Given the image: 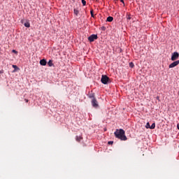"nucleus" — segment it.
<instances>
[{"label":"nucleus","instance_id":"obj_1","mask_svg":"<svg viewBox=\"0 0 179 179\" xmlns=\"http://www.w3.org/2000/svg\"><path fill=\"white\" fill-rule=\"evenodd\" d=\"M115 136L121 141H127V137L125 136V131L123 129H117L114 133Z\"/></svg>","mask_w":179,"mask_h":179},{"label":"nucleus","instance_id":"obj_2","mask_svg":"<svg viewBox=\"0 0 179 179\" xmlns=\"http://www.w3.org/2000/svg\"><path fill=\"white\" fill-rule=\"evenodd\" d=\"M101 80L103 85H107L110 80V78L108 75H102Z\"/></svg>","mask_w":179,"mask_h":179},{"label":"nucleus","instance_id":"obj_3","mask_svg":"<svg viewBox=\"0 0 179 179\" xmlns=\"http://www.w3.org/2000/svg\"><path fill=\"white\" fill-rule=\"evenodd\" d=\"M92 106L94 108H98L99 106V102L97 101L96 97H95V94L94 93V97L93 99L92 100Z\"/></svg>","mask_w":179,"mask_h":179},{"label":"nucleus","instance_id":"obj_4","mask_svg":"<svg viewBox=\"0 0 179 179\" xmlns=\"http://www.w3.org/2000/svg\"><path fill=\"white\" fill-rule=\"evenodd\" d=\"M178 58H179L178 52H173V53H172L171 60L176 62Z\"/></svg>","mask_w":179,"mask_h":179},{"label":"nucleus","instance_id":"obj_5","mask_svg":"<svg viewBox=\"0 0 179 179\" xmlns=\"http://www.w3.org/2000/svg\"><path fill=\"white\" fill-rule=\"evenodd\" d=\"M98 38V35L97 34H92L90 35V36H88V40L90 41V42H94V41H95V39Z\"/></svg>","mask_w":179,"mask_h":179},{"label":"nucleus","instance_id":"obj_6","mask_svg":"<svg viewBox=\"0 0 179 179\" xmlns=\"http://www.w3.org/2000/svg\"><path fill=\"white\" fill-rule=\"evenodd\" d=\"M179 64V60L173 61V63H171L169 65V69H173L174 67H176Z\"/></svg>","mask_w":179,"mask_h":179},{"label":"nucleus","instance_id":"obj_7","mask_svg":"<svg viewBox=\"0 0 179 179\" xmlns=\"http://www.w3.org/2000/svg\"><path fill=\"white\" fill-rule=\"evenodd\" d=\"M40 64L41 66H46L47 61L45 60V59H42L41 60H40Z\"/></svg>","mask_w":179,"mask_h":179},{"label":"nucleus","instance_id":"obj_8","mask_svg":"<svg viewBox=\"0 0 179 179\" xmlns=\"http://www.w3.org/2000/svg\"><path fill=\"white\" fill-rule=\"evenodd\" d=\"M87 96L90 99H92L93 100L94 97V93H93L92 92H91V93L89 92Z\"/></svg>","mask_w":179,"mask_h":179},{"label":"nucleus","instance_id":"obj_9","mask_svg":"<svg viewBox=\"0 0 179 179\" xmlns=\"http://www.w3.org/2000/svg\"><path fill=\"white\" fill-rule=\"evenodd\" d=\"M114 17L113 16H108L106 19V22H113Z\"/></svg>","mask_w":179,"mask_h":179},{"label":"nucleus","instance_id":"obj_10","mask_svg":"<svg viewBox=\"0 0 179 179\" xmlns=\"http://www.w3.org/2000/svg\"><path fill=\"white\" fill-rule=\"evenodd\" d=\"M48 65L49 66V67H52V66H54V63L52 62V60H49Z\"/></svg>","mask_w":179,"mask_h":179},{"label":"nucleus","instance_id":"obj_11","mask_svg":"<svg viewBox=\"0 0 179 179\" xmlns=\"http://www.w3.org/2000/svg\"><path fill=\"white\" fill-rule=\"evenodd\" d=\"M74 14L78 16L79 15V10L78 9L74 8L73 9Z\"/></svg>","mask_w":179,"mask_h":179},{"label":"nucleus","instance_id":"obj_12","mask_svg":"<svg viewBox=\"0 0 179 179\" xmlns=\"http://www.w3.org/2000/svg\"><path fill=\"white\" fill-rule=\"evenodd\" d=\"M76 141H78V142H80V141H81V139H83V137H81V136H77L76 137Z\"/></svg>","mask_w":179,"mask_h":179},{"label":"nucleus","instance_id":"obj_13","mask_svg":"<svg viewBox=\"0 0 179 179\" xmlns=\"http://www.w3.org/2000/svg\"><path fill=\"white\" fill-rule=\"evenodd\" d=\"M24 25L25 26V27H30L29 22H26Z\"/></svg>","mask_w":179,"mask_h":179},{"label":"nucleus","instance_id":"obj_14","mask_svg":"<svg viewBox=\"0 0 179 179\" xmlns=\"http://www.w3.org/2000/svg\"><path fill=\"white\" fill-rule=\"evenodd\" d=\"M13 67L14 69L13 72H15V71H17V69H19V67H17V66H15L14 64L13 65Z\"/></svg>","mask_w":179,"mask_h":179},{"label":"nucleus","instance_id":"obj_15","mask_svg":"<svg viewBox=\"0 0 179 179\" xmlns=\"http://www.w3.org/2000/svg\"><path fill=\"white\" fill-rule=\"evenodd\" d=\"M91 16L92 17H94V9H91L90 10Z\"/></svg>","mask_w":179,"mask_h":179},{"label":"nucleus","instance_id":"obj_16","mask_svg":"<svg viewBox=\"0 0 179 179\" xmlns=\"http://www.w3.org/2000/svg\"><path fill=\"white\" fill-rule=\"evenodd\" d=\"M150 127H151V126H150L149 122H147V124L145 125V128H146V129H150Z\"/></svg>","mask_w":179,"mask_h":179},{"label":"nucleus","instance_id":"obj_17","mask_svg":"<svg viewBox=\"0 0 179 179\" xmlns=\"http://www.w3.org/2000/svg\"><path fill=\"white\" fill-rule=\"evenodd\" d=\"M156 127V123H152V124L150 126V129H155Z\"/></svg>","mask_w":179,"mask_h":179},{"label":"nucleus","instance_id":"obj_18","mask_svg":"<svg viewBox=\"0 0 179 179\" xmlns=\"http://www.w3.org/2000/svg\"><path fill=\"white\" fill-rule=\"evenodd\" d=\"M129 67L131 69H133L134 67V63L132 62L131 63H129Z\"/></svg>","mask_w":179,"mask_h":179},{"label":"nucleus","instance_id":"obj_19","mask_svg":"<svg viewBox=\"0 0 179 179\" xmlns=\"http://www.w3.org/2000/svg\"><path fill=\"white\" fill-rule=\"evenodd\" d=\"M127 21L131 20V15H127Z\"/></svg>","mask_w":179,"mask_h":179},{"label":"nucleus","instance_id":"obj_20","mask_svg":"<svg viewBox=\"0 0 179 179\" xmlns=\"http://www.w3.org/2000/svg\"><path fill=\"white\" fill-rule=\"evenodd\" d=\"M83 6L86 5V0H81Z\"/></svg>","mask_w":179,"mask_h":179},{"label":"nucleus","instance_id":"obj_21","mask_svg":"<svg viewBox=\"0 0 179 179\" xmlns=\"http://www.w3.org/2000/svg\"><path fill=\"white\" fill-rule=\"evenodd\" d=\"M108 143L109 145H113V141H108Z\"/></svg>","mask_w":179,"mask_h":179},{"label":"nucleus","instance_id":"obj_22","mask_svg":"<svg viewBox=\"0 0 179 179\" xmlns=\"http://www.w3.org/2000/svg\"><path fill=\"white\" fill-rule=\"evenodd\" d=\"M101 30L105 31V30H106V27H105L104 26H103V27H101Z\"/></svg>","mask_w":179,"mask_h":179},{"label":"nucleus","instance_id":"obj_23","mask_svg":"<svg viewBox=\"0 0 179 179\" xmlns=\"http://www.w3.org/2000/svg\"><path fill=\"white\" fill-rule=\"evenodd\" d=\"M13 52L14 53H17V51L15 50V49L13 50Z\"/></svg>","mask_w":179,"mask_h":179},{"label":"nucleus","instance_id":"obj_24","mask_svg":"<svg viewBox=\"0 0 179 179\" xmlns=\"http://www.w3.org/2000/svg\"><path fill=\"white\" fill-rule=\"evenodd\" d=\"M120 1L125 5L124 0H120Z\"/></svg>","mask_w":179,"mask_h":179},{"label":"nucleus","instance_id":"obj_25","mask_svg":"<svg viewBox=\"0 0 179 179\" xmlns=\"http://www.w3.org/2000/svg\"><path fill=\"white\" fill-rule=\"evenodd\" d=\"M25 103H29V100H27V99H25Z\"/></svg>","mask_w":179,"mask_h":179},{"label":"nucleus","instance_id":"obj_26","mask_svg":"<svg viewBox=\"0 0 179 179\" xmlns=\"http://www.w3.org/2000/svg\"><path fill=\"white\" fill-rule=\"evenodd\" d=\"M3 70H1L0 73H3Z\"/></svg>","mask_w":179,"mask_h":179},{"label":"nucleus","instance_id":"obj_27","mask_svg":"<svg viewBox=\"0 0 179 179\" xmlns=\"http://www.w3.org/2000/svg\"><path fill=\"white\" fill-rule=\"evenodd\" d=\"M177 129L179 130V124H177Z\"/></svg>","mask_w":179,"mask_h":179},{"label":"nucleus","instance_id":"obj_28","mask_svg":"<svg viewBox=\"0 0 179 179\" xmlns=\"http://www.w3.org/2000/svg\"><path fill=\"white\" fill-rule=\"evenodd\" d=\"M178 96H179V90H178Z\"/></svg>","mask_w":179,"mask_h":179}]
</instances>
